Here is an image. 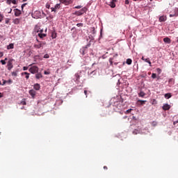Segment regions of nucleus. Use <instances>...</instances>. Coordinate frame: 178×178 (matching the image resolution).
<instances>
[{"instance_id":"14","label":"nucleus","mask_w":178,"mask_h":178,"mask_svg":"<svg viewBox=\"0 0 178 178\" xmlns=\"http://www.w3.org/2000/svg\"><path fill=\"white\" fill-rule=\"evenodd\" d=\"M33 88H34V90H35L36 91H40V88H41V86H40L39 83H35V84L33 86Z\"/></svg>"},{"instance_id":"15","label":"nucleus","mask_w":178,"mask_h":178,"mask_svg":"<svg viewBox=\"0 0 178 178\" xmlns=\"http://www.w3.org/2000/svg\"><path fill=\"white\" fill-rule=\"evenodd\" d=\"M35 79H37L38 80H40V79H42V74H41V72L37 73L35 74Z\"/></svg>"},{"instance_id":"34","label":"nucleus","mask_w":178,"mask_h":178,"mask_svg":"<svg viewBox=\"0 0 178 178\" xmlns=\"http://www.w3.org/2000/svg\"><path fill=\"white\" fill-rule=\"evenodd\" d=\"M156 124H157L156 122H155V121H153V122H152V126H153L154 127H155V126H156Z\"/></svg>"},{"instance_id":"30","label":"nucleus","mask_w":178,"mask_h":178,"mask_svg":"<svg viewBox=\"0 0 178 178\" xmlns=\"http://www.w3.org/2000/svg\"><path fill=\"white\" fill-rule=\"evenodd\" d=\"M168 83L170 84H173L175 83V79H173V78L172 79H170L169 81H168Z\"/></svg>"},{"instance_id":"56","label":"nucleus","mask_w":178,"mask_h":178,"mask_svg":"<svg viewBox=\"0 0 178 178\" xmlns=\"http://www.w3.org/2000/svg\"><path fill=\"white\" fill-rule=\"evenodd\" d=\"M104 169L105 170H108V167H107V166H104Z\"/></svg>"},{"instance_id":"8","label":"nucleus","mask_w":178,"mask_h":178,"mask_svg":"<svg viewBox=\"0 0 178 178\" xmlns=\"http://www.w3.org/2000/svg\"><path fill=\"white\" fill-rule=\"evenodd\" d=\"M84 12H86V10L84 8H82L81 10L76 11L75 13V15H76V16H81V15L84 14Z\"/></svg>"},{"instance_id":"29","label":"nucleus","mask_w":178,"mask_h":178,"mask_svg":"<svg viewBox=\"0 0 178 178\" xmlns=\"http://www.w3.org/2000/svg\"><path fill=\"white\" fill-rule=\"evenodd\" d=\"M140 134V131L138 130V129H134V131H133V134Z\"/></svg>"},{"instance_id":"60","label":"nucleus","mask_w":178,"mask_h":178,"mask_svg":"<svg viewBox=\"0 0 178 178\" xmlns=\"http://www.w3.org/2000/svg\"><path fill=\"white\" fill-rule=\"evenodd\" d=\"M111 1H113L115 3V2H116V0H112Z\"/></svg>"},{"instance_id":"26","label":"nucleus","mask_w":178,"mask_h":178,"mask_svg":"<svg viewBox=\"0 0 178 178\" xmlns=\"http://www.w3.org/2000/svg\"><path fill=\"white\" fill-rule=\"evenodd\" d=\"M138 102H140V105H144L147 102V100H138Z\"/></svg>"},{"instance_id":"6","label":"nucleus","mask_w":178,"mask_h":178,"mask_svg":"<svg viewBox=\"0 0 178 178\" xmlns=\"http://www.w3.org/2000/svg\"><path fill=\"white\" fill-rule=\"evenodd\" d=\"M33 17L34 19H40V17H41V13L40 11H35L33 14Z\"/></svg>"},{"instance_id":"41","label":"nucleus","mask_w":178,"mask_h":178,"mask_svg":"<svg viewBox=\"0 0 178 178\" xmlns=\"http://www.w3.org/2000/svg\"><path fill=\"white\" fill-rule=\"evenodd\" d=\"M82 6H77L74 7V9H81Z\"/></svg>"},{"instance_id":"3","label":"nucleus","mask_w":178,"mask_h":178,"mask_svg":"<svg viewBox=\"0 0 178 178\" xmlns=\"http://www.w3.org/2000/svg\"><path fill=\"white\" fill-rule=\"evenodd\" d=\"M13 60L14 59H10L7 63L8 70H12L13 69Z\"/></svg>"},{"instance_id":"46","label":"nucleus","mask_w":178,"mask_h":178,"mask_svg":"<svg viewBox=\"0 0 178 178\" xmlns=\"http://www.w3.org/2000/svg\"><path fill=\"white\" fill-rule=\"evenodd\" d=\"M6 2L8 5H10L12 3V0H7Z\"/></svg>"},{"instance_id":"23","label":"nucleus","mask_w":178,"mask_h":178,"mask_svg":"<svg viewBox=\"0 0 178 178\" xmlns=\"http://www.w3.org/2000/svg\"><path fill=\"white\" fill-rule=\"evenodd\" d=\"M109 6H111V8H116V4L113 3V1H111L109 3Z\"/></svg>"},{"instance_id":"12","label":"nucleus","mask_w":178,"mask_h":178,"mask_svg":"<svg viewBox=\"0 0 178 178\" xmlns=\"http://www.w3.org/2000/svg\"><path fill=\"white\" fill-rule=\"evenodd\" d=\"M167 17L165 15H162L159 17V22H166Z\"/></svg>"},{"instance_id":"19","label":"nucleus","mask_w":178,"mask_h":178,"mask_svg":"<svg viewBox=\"0 0 178 178\" xmlns=\"http://www.w3.org/2000/svg\"><path fill=\"white\" fill-rule=\"evenodd\" d=\"M40 29H41V28H40V26H38V25H36L35 26L34 31H35V33H40Z\"/></svg>"},{"instance_id":"61","label":"nucleus","mask_w":178,"mask_h":178,"mask_svg":"<svg viewBox=\"0 0 178 178\" xmlns=\"http://www.w3.org/2000/svg\"><path fill=\"white\" fill-rule=\"evenodd\" d=\"M3 60H4L5 62H6V60H8V58H6Z\"/></svg>"},{"instance_id":"63","label":"nucleus","mask_w":178,"mask_h":178,"mask_svg":"<svg viewBox=\"0 0 178 178\" xmlns=\"http://www.w3.org/2000/svg\"><path fill=\"white\" fill-rule=\"evenodd\" d=\"M115 56H118V54H116L115 55Z\"/></svg>"},{"instance_id":"62","label":"nucleus","mask_w":178,"mask_h":178,"mask_svg":"<svg viewBox=\"0 0 178 178\" xmlns=\"http://www.w3.org/2000/svg\"><path fill=\"white\" fill-rule=\"evenodd\" d=\"M26 1H27V0H22V2H26Z\"/></svg>"},{"instance_id":"42","label":"nucleus","mask_w":178,"mask_h":178,"mask_svg":"<svg viewBox=\"0 0 178 178\" xmlns=\"http://www.w3.org/2000/svg\"><path fill=\"white\" fill-rule=\"evenodd\" d=\"M44 58L45 59H48V58H49V54H45V55L44 56Z\"/></svg>"},{"instance_id":"54","label":"nucleus","mask_w":178,"mask_h":178,"mask_svg":"<svg viewBox=\"0 0 178 178\" xmlns=\"http://www.w3.org/2000/svg\"><path fill=\"white\" fill-rule=\"evenodd\" d=\"M50 74L49 72H47V71H44V74Z\"/></svg>"},{"instance_id":"2","label":"nucleus","mask_w":178,"mask_h":178,"mask_svg":"<svg viewBox=\"0 0 178 178\" xmlns=\"http://www.w3.org/2000/svg\"><path fill=\"white\" fill-rule=\"evenodd\" d=\"M29 70L32 74H35V73H38V67L33 65L31 67Z\"/></svg>"},{"instance_id":"47","label":"nucleus","mask_w":178,"mask_h":178,"mask_svg":"<svg viewBox=\"0 0 178 178\" xmlns=\"http://www.w3.org/2000/svg\"><path fill=\"white\" fill-rule=\"evenodd\" d=\"M11 1H12L11 3H13V5H16V3H17L16 2V0H11Z\"/></svg>"},{"instance_id":"55","label":"nucleus","mask_w":178,"mask_h":178,"mask_svg":"<svg viewBox=\"0 0 178 178\" xmlns=\"http://www.w3.org/2000/svg\"><path fill=\"white\" fill-rule=\"evenodd\" d=\"M26 5H27L26 3H24L22 5V9H24V6H26Z\"/></svg>"},{"instance_id":"18","label":"nucleus","mask_w":178,"mask_h":178,"mask_svg":"<svg viewBox=\"0 0 178 178\" xmlns=\"http://www.w3.org/2000/svg\"><path fill=\"white\" fill-rule=\"evenodd\" d=\"M15 48V44L13 43H10L7 46V49H13Z\"/></svg>"},{"instance_id":"22","label":"nucleus","mask_w":178,"mask_h":178,"mask_svg":"<svg viewBox=\"0 0 178 178\" xmlns=\"http://www.w3.org/2000/svg\"><path fill=\"white\" fill-rule=\"evenodd\" d=\"M13 23L14 24H19L20 23V19H19V18H16L13 20Z\"/></svg>"},{"instance_id":"20","label":"nucleus","mask_w":178,"mask_h":178,"mask_svg":"<svg viewBox=\"0 0 178 178\" xmlns=\"http://www.w3.org/2000/svg\"><path fill=\"white\" fill-rule=\"evenodd\" d=\"M165 98L166 99H169V98H172V94L170 93H166L165 95H164Z\"/></svg>"},{"instance_id":"27","label":"nucleus","mask_w":178,"mask_h":178,"mask_svg":"<svg viewBox=\"0 0 178 178\" xmlns=\"http://www.w3.org/2000/svg\"><path fill=\"white\" fill-rule=\"evenodd\" d=\"M76 81H79L80 80V74L79 73L75 74Z\"/></svg>"},{"instance_id":"36","label":"nucleus","mask_w":178,"mask_h":178,"mask_svg":"<svg viewBox=\"0 0 178 178\" xmlns=\"http://www.w3.org/2000/svg\"><path fill=\"white\" fill-rule=\"evenodd\" d=\"M152 77L153 79H156V74H155V73L152 74Z\"/></svg>"},{"instance_id":"33","label":"nucleus","mask_w":178,"mask_h":178,"mask_svg":"<svg viewBox=\"0 0 178 178\" xmlns=\"http://www.w3.org/2000/svg\"><path fill=\"white\" fill-rule=\"evenodd\" d=\"M156 72L159 74H161V73H162V70H161V68H156Z\"/></svg>"},{"instance_id":"21","label":"nucleus","mask_w":178,"mask_h":178,"mask_svg":"<svg viewBox=\"0 0 178 178\" xmlns=\"http://www.w3.org/2000/svg\"><path fill=\"white\" fill-rule=\"evenodd\" d=\"M38 37H40V38H42V39L47 37L46 33H38Z\"/></svg>"},{"instance_id":"48","label":"nucleus","mask_w":178,"mask_h":178,"mask_svg":"<svg viewBox=\"0 0 178 178\" xmlns=\"http://www.w3.org/2000/svg\"><path fill=\"white\" fill-rule=\"evenodd\" d=\"M50 7H51V6H50L49 3H47V4H46V8H47V9H49Z\"/></svg>"},{"instance_id":"11","label":"nucleus","mask_w":178,"mask_h":178,"mask_svg":"<svg viewBox=\"0 0 178 178\" xmlns=\"http://www.w3.org/2000/svg\"><path fill=\"white\" fill-rule=\"evenodd\" d=\"M21 75L25 76V78L26 79V80H29V79H30V73L27 72H22Z\"/></svg>"},{"instance_id":"5","label":"nucleus","mask_w":178,"mask_h":178,"mask_svg":"<svg viewBox=\"0 0 178 178\" xmlns=\"http://www.w3.org/2000/svg\"><path fill=\"white\" fill-rule=\"evenodd\" d=\"M88 47H90V44H87L84 47H82L80 49V54H81L83 56L86 55V53L87 52V48H88Z\"/></svg>"},{"instance_id":"49","label":"nucleus","mask_w":178,"mask_h":178,"mask_svg":"<svg viewBox=\"0 0 178 178\" xmlns=\"http://www.w3.org/2000/svg\"><path fill=\"white\" fill-rule=\"evenodd\" d=\"M9 24V19H6V24Z\"/></svg>"},{"instance_id":"40","label":"nucleus","mask_w":178,"mask_h":178,"mask_svg":"<svg viewBox=\"0 0 178 178\" xmlns=\"http://www.w3.org/2000/svg\"><path fill=\"white\" fill-rule=\"evenodd\" d=\"M7 83H8V84H12L13 83V81H12V79H9L7 81Z\"/></svg>"},{"instance_id":"64","label":"nucleus","mask_w":178,"mask_h":178,"mask_svg":"<svg viewBox=\"0 0 178 178\" xmlns=\"http://www.w3.org/2000/svg\"><path fill=\"white\" fill-rule=\"evenodd\" d=\"M177 38V42H178V38Z\"/></svg>"},{"instance_id":"13","label":"nucleus","mask_w":178,"mask_h":178,"mask_svg":"<svg viewBox=\"0 0 178 178\" xmlns=\"http://www.w3.org/2000/svg\"><path fill=\"white\" fill-rule=\"evenodd\" d=\"M169 109H170V105L165 104L163 106V111H169Z\"/></svg>"},{"instance_id":"57","label":"nucleus","mask_w":178,"mask_h":178,"mask_svg":"<svg viewBox=\"0 0 178 178\" xmlns=\"http://www.w3.org/2000/svg\"><path fill=\"white\" fill-rule=\"evenodd\" d=\"M8 13H12V8H10V10H8Z\"/></svg>"},{"instance_id":"39","label":"nucleus","mask_w":178,"mask_h":178,"mask_svg":"<svg viewBox=\"0 0 178 178\" xmlns=\"http://www.w3.org/2000/svg\"><path fill=\"white\" fill-rule=\"evenodd\" d=\"M77 27H83V23H79L76 24Z\"/></svg>"},{"instance_id":"1","label":"nucleus","mask_w":178,"mask_h":178,"mask_svg":"<svg viewBox=\"0 0 178 178\" xmlns=\"http://www.w3.org/2000/svg\"><path fill=\"white\" fill-rule=\"evenodd\" d=\"M44 45H47V42L44 41H40L37 39V43L34 44V48L40 49V48H44Z\"/></svg>"},{"instance_id":"10","label":"nucleus","mask_w":178,"mask_h":178,"mask_svg":"<svg viewBox=\"0 0 178 178\" xmlns=\"http://www.w3.org/2000/svg\"><path fill=\"white\" fill-rule=\"evenodd\" d=\"M15 12V16L16 17H19L20 16V15H22V11L17 8L14 10Z\"/></svg>"},{"instance_id":"4","label":"nucleus","mask_w":178,"mask_h":178,"mask_svg":"<svg viewBox=\"0 0 178 178\" xmlns=\"http://www.w3.org/2000/svg\"><path fill=\"white\" fill-rule=\"evenodd\" d=\"M171 14H170V17H177L178 16V8H175L173 10V12L170 13Z\"/></svg>"},{"instance_id":"38","label":"nucleus","mask_w":178,"mask_h":178,"mask_svg":"<svg viewBox=\"0 0 178 178\" xmlns=\"http://www.w3.org/2000/svg\"><path fill=\"white\" fill-rule=\"evenodd\" d=\"M2 20H3V15L0 14V23L2 22Z\"/></svg>"},{"instance_id":"53","label":"nucleus","mask_w":178,"mask_h":178,"mask_svg":"<svg viewBox=\"0 0 178 178\" xmlns=\"http://www.w3.org/2000/svg\"><path fill=\"white\" fill-rule=\"evenodd\" d=\"M6 83H8L7 81L6 80H3L2 86H5V84H6Z\"/></svg>"},{"instance_id":"51","label":"nucleus","mask_w":178,"mask_h":178,"mask_svg":"<svg viewBox=\"0 0 178 178\" xmlns=\"http://www.w3.org/2000/svg\"><path fill=\"white\" fill-rule=\"evenodd\" d=\"M29 70V67H23V70Z\"/></svg>"},{"instance_id":"44","label":"nucleus","mask_w":178,"mask_h":178,"mask_svg":"<svg viewBox=\"0 0 178 178\" xmlns=\"http://www.w3.org/2000/svg\"><path fill=\"white\" fill-rule=\"evenodd\" d=\"M124 3L125 5H129V3H130V1L129 0H125Z\"/></svg>"},{"instance_id":"28","label":"nucleus","mask_w":178,"mask_h":178,"mask_svg":"<svg viewBox=\"0 0 178 178\" xmlns=\"http://www.w3.org/2000/svg\"><path fill=\"white\" fill-rule=\"evenodd\" d=\"M11 75L14 76V77H17V71L11 72Z\"/></svg>"},{"instance_id":"59","label":"nucleus","mask_w":178,"mask_h":178,"mask_svg":"<svg viewBox=\"0 0 178 178\" xmlns=\"http://www.w3.org/2000/svg\"><path fill=\"white\" fill-rule=\"evenodd\" d=\"M177 123H178V121L174 122V124H177Z\"/></svg>"},{"instance_id":"43","label":"nucleus","mask_w":178,"mask_h":178,"mask_svg":"<svg viewBox=\"0 0 178 178\" xmlns=\"http://www.w3.org/2000/svg\"><path fill=\"white\" fill-rule=\"evenodd\" d=\"M109 62H110L111 65H113V58H110Z\"/></svg>"},{"instance_id":"24","label":"nucleus","mask_w":178,"mask_h":178,"mask_svg":"<svg viewBox=\"0 0 178 178\" xmlns=\"http://www.w3.org/2000/svg\"><path fill=\"white\" fill-rule=\"evenodd\" d=\"M132 62H133V60H131V59L128 58V59H127L126 63H127V65H131Z\"/></svg>"},{"instance_id":"37","label":"nucleus","mask_w":178,"mask_h":178,"mask_svg":"<svg viewBox=\"0 0 178 178\" xmlns=\"http://www.w3.org/2000/svg\"><path fill=\"white\" fill-rule=\"evenodd\" d=\"M131 111H133V109L129 108V109L126 111L125 113H130V112H131Z\"/></svg>"},{"instance_id":"52","label":"nucleus","mask_w":178,"mask_h":178,"mask_svg":"<svg viewBox=\"0 0 178 178\" xmlns=\"http://www.w3.org/2000/svg\"><path fill=\"white\" fill-rule=\"evenodd\" d=\"M3 56V52L0 51V58H2Z\"/></svg>"},{"instance_id":"31","label":"nucleus","mask_w":178,"mask_h":178,"mask_svg":"<svg viewBox=\"0 0 178 178\" xmlns=\"http://www.w3.org/2000/svg\"><path fill=\"white\" fill-rule=\"evenodd\" d=\"M60 4H56L55 6H54V9H60Z\"/></svg>"},{"instance_id":"32","label":"nucleus","mask_w":178,"mask_h":178,"mask_svg":"<svg viewBox=\"0 0 178 178\" xmlns=\"http://www.w3.org/2000/svg\"><path fill=\"white\" fill-rule=\"evenodd\" d=\"M26 99H23V100L21 102V104L22 105H26Z\"/></svg>"},{"instance_id":"25","label":"nucleus","mask_w":178,"mask_h":178,"mask_svg":"<svg viewBox=\"0 0 178 178\" xmlns=\"http://www.w3.org/2000/svg\"><path fill=\"white\" fill-rule=\"evenodd\" d=\"M138 95H139V97L144 98V97H145V93L144 92H140L138 93Z\"/></svg>"},{"instance_id":"17","label":"nucleus","mask_w":178,"mask_h":178,"mask_svg":"<svg viewBox=\"0 0 178 178\" xmlns=\"http://www.w3.org/2000/svg\"><path fill=\"white\" fill-rule=\"evenodd\" d=\"M142 60H144V62L149 63V66H151V61L149 60V58H145L144 57H142Z\"/></svg>"},{"instance_id":"9","label":"nucleus","mask_w":178,"mask_h":178,"mask_svg":"<svg viewBox=\"0 0 178 178\" xmlns=\"http://www.w3.org/2000/svg\"><path fill=\"white\" fill-rule=\"evenodd\" d=\"M29 95L31 96L32 98H35V95L37 94V92L34 90H29Z\"/></svg>"},{"instance_id":"50","label":"nucleus","mask_w":178,"mask_h":178,"mask_svg":"<svg viewBox=\"0 0 178 178\" xmlns=\"http://www.w3.org/2000/svg\"><path fill=\"white\" fill-rule=\"evenodd\" d=\"M39 33H41V34H44V30L43 29H40V31L38 32Z\"/></svg>"},{"instance_id":"16","label":"nucleus","mask_w":178,"mask_h":178,"mask_svg":"<svg viewBox=\"0 0 178 178\" xmlns=\"http://www.w3.org/2000/svg\"><path fill=\"white\" fill-rule=\"evenodd\" d=\"M164 42H165V44H170V42H172V41L170 40V38H165L163 39Z\"/></svg>"},{"instance_id":"35","label":"nucleus","mask_w":178,"mask_h":178,"mask_svg":"<svg viewBox=\"0 0 178 178\" xmlns=\"http://www.w3.org/2000/svg\"><path fill=\"white\" fill-rule=\"evenodd\" d=\"M1 63L2 64V65H6V60H1Z\"/></svg>"},{"instance_id":"45","label":"nucleus","mask_w":178,"mask_h":178,"mask_svg":"<svg viewBox=\"0 0 178 178\" xmlns=\"http://www.w3.org/2000/svg\"><path fill=\"white\" fill-rule=\"evenodd\" d=\"M51 12H56V10L55 7L54 8V7L51 8Z\"/></svg>"},{"instance_id":"58","label":"nucleus","mask_w":178,"mask_h":178,"mask_svg":"<svg viewBox=\"0 0 178 178\" xmlns=\"http://www.w3.org/2000/svg\"><path fill=\"white\" fill-rule=\"evenodd\" d=\"M85 95H87V90H84Z\"/></svg>"},{"instance_id":"7","label":"nucleus","mask_w":178,"mask_h":178,"mask_svg":"<svg viewBox=\"0 0 178 178\" xmlns=\"http://www.w3.org/2000/svg\"><path fill=\"white\" fill-rule=\"evenodd\" d=\"M61 3H64V5H70V3H73V1L72 0H60Z\"/></svg>"}]
</instances>
